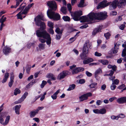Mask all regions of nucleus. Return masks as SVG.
I'll return each mask as SVG.
<instances>
[{
    "instance_id": "f8f14e48",
    "label": "nucleus",
    "mask_w": 126,
    "mask_h": 126,
    "mask_svg": "<svg viewBox=\"0 0 126 126\" xmlns=\"http://www.w3.org/2000/svg\"><path fill=\"white\" fill-rule=\"evenodd\" d=\"M117 102L120 104L126 103V97H123L118 99Z\"/></svg>"
},
{
    "instance_id": "5fc2aeb1",
    "label": "nucleus",
    "mask_w": 126,
    "mask_h": 126,
    "mask_svg": "<svg viewBox=\"0 0 126 126\" xmlns=\"http://www.w3.org/2000/svg\"><path fill=\"white\" fill-rule=\"evenodd\" d=\"M14 82V80H10V81L9 82L8 84L9 86L10 87H12Z\"/></svg>"
},
{
    "instance_id": "ddd939ff",
    "label": "nucleus",
    "mask_w": 126,
    "mask_h": 126,
    "mask_svg": "<svg viewBox=\"0 0 126 126\" xmlns=\"http://www.w3.org/2000/svg\"><path fill=\"white\" fill-rule=\"evenodd\" d=\"M118 6L119 8H123L126 5V0H120L118 2Z\"/></svg>"
},
{
    "instance_id": "473e14b6",
    "label": "nucleus",
    "mask_w": 126,
    "mask_h": 126,
    "mask_svg": "<svg viewBox=\"0 0 126 126\" xmlns=\"http://www.w3.org/2000/svg\"><path fill=\"white\" fill-rule=\"evenodd\" d=\"M106 112V110L104 108H103L99 110V114H104Z\"/></svg>"
},
{
    "instance_id": "20e7f679",
    "label": "nucleus",
    "mask_w": 126,
    "mask_h": 126,
    "mask_svg": "<svg viewBox=\"0 0 126 126\" xmlns=\"http://www.w3.org/2000/svg\"><path fill=\"white\" fill-rule=\"evenodd\" d=\"M47 6L50 8L48 10L55 11L57 8V4L54 1H47Z\"/></svg>"
},
{
    "instance_id": "1a4fd4ad",
    "label": "nucleus",
    "mask_w": 126,
    "mask_h": 126,
    "mask_svg": "<svg viewBox=\"0 0 126 126\" xmlns=\"http://www.w3.org/2000/svg\"><path fill=\"white\" fill-rule=\"evenodd\" d=\"M34 4L33 3H32L30 4H29L28 6L26 7L25 9L23 10V11L22 12V13L25 15L27 14L29 10Z\"/></svg>"
},
{
    "instance_id": "09e8293b",
    "label": "nucleus",
    "mask_w": 126,
    "mask_h": 126,
    "mask_svg": "<svg viewBox=\"0 0 126 126\" xmlns=\"http://www.w3.org/2000/svg\"><path fill=\"white\" fill-rule=\"evenodd\" d=\"M126 50L125 48L122 51V56L123 57L125 56L126 55Z\"/></svg>"
},
{
    "instance_id": "37998d69",
    "label": "nucleus",
    "mask_w": 126,
    "mask_h": 126,
    "mask_svg": "<svg viewBox=\"0 0 126 126\" xmlns=\"http://www.w3.org/2000/svg\"><path fill=\"white\" fill-rule=\"evenodd\" d=\"M47 83V82L46 81L44 80H43L40 85L41 88H43Z\"/></svg>"
},
{
    "instance_id": "f704fd0d",
    "label": "nucleus",
    "mask_w": 126,
    "mask_h": 126,
    "mask_svg": "<svg viewBox=\"0 0 126 126\" xmlns=\"http://www.w3.org/2000/svg\"><path fill=\"white\" fill-rule=\"evenodd\" d=\"M76 86L74 84H72L69 86V88L67 89L68 91H70L71 90H73L75 87Z\"/></svg>"
},
{
    "instance_id": "58836bf2",
    "label": "nucleus",
    "mask_w": 126,
    "mask_h": 126,
    "mask_svg": "<svg viewBox=\"0 0 126 126\" xmlns=\"http://www.w3.org/2000/svg\"><path fill=\"white\" fill-rule=\"evenodd\" d=\"M63 19L65 21H69L70 20V18L68 16H64L63 17Z\"/></svg>"
},
{
    "instance_id": "774afa93",
    "label": "nucleus",
    "mask_w": 126,
    "mask_h": 126,
    "mask_svg": "<svg viewBox=\"0 0 126 126\" xmlns=\"http://www.w3.org/2000/svg\"><path fill=\"white\" fill-rule=\"evenodd\" d=\"M125 27V25H122L120 26L119 28L121 30H123Z\"/></svg>"
},
{
    "instance_id": "6ab92c4d",
    "label": "nucleus",
    "mask_w": 126,
    "mask_h": 126,
    "mask_svg": "<svg viewBox=\"0 0 126 126\" xmlns=\"http://www.w3.org/2000/svg\"><path fill=\"white\" fill-rule=\"evenodd\" d=\"M9 74L8 73H6L5 74L4 78L2 81V83H4L6 82L9 76Z\"/></svg>"
},
{
    "instance_id": "79ce46f5",
    "label": "nucleus",
    "mask_w": 126,
    "mask_h": 126,
    "mask_svg": "<svg viewBox=\"0 0 126 126\" xmlns=\"http://www.w3.org/2000/svg\"><path fill=\"white\" fill-rule=\"evenodd\" d=\"M67 8L68 10L69 11L71 14L72 13H74V12H71V11L72 9L71 6V4L70 3L68 4L67 5Z\"/></svg>"
},
{
    "instance_id": "8fccbe9b",
    "label": "nucleus",
    "mask_w": 126,
    "mask_h": 126,
    "mask_svg": "<svg viewBox=\"0 0 126 126\" xmlns=\"http://www.w3.org/2000/svg\"><path fill=\"white\" fill-rule=\"evenodd\" d=\"M110 117L111 119L112 120L116 119V120H117L118 119V116H116L114 115H113L111 116Z\"/></svg>"
},
{
    "instance_id": "f03ea898",
    "label": "nucleus",
    "mask_w": 126,
    "mask_h": 126,
    "mask_svg": "<svg viewBox=\"0 0 126 126\" xmlns=\"http://www.w3.org/2000/svg\"><path fill=\"white\" fill-rule=\"evenodd\" d=\"M82 15V11H78L72 13L71 15L74 20L78 21L80 20L81 22H85L94 20L105 19L107 16V13L105 12L98 13H92L89 14L88 17L86 16H80Z\"/></svg>"
},
{
    "instance_id": "c03bdc74",
    "label": "nucleus",
    "mask_w": 126,
    "mask_h": 126,
    "mask_svg": "<svg viewBox=\"0 0 126 126\" xmlns=\"http://www.w3.org/2000/svg\"><path fill=\"white\" fill-rule=\"evenodd\" d=\"M112 84L114 85V84L117 85L118 84L119 82V80L117 79H114L112 82Z\"/></svg>"
},
{
    "instance_id": "3c124183",
    "label": "nucleus",
    "mask_w": 126,
    "mask_h": 126,
    "mask_svg": "<svg viewBox=\"0 0 126 126\" xmlns=\"http://www.w3.org/2000/svg\"><path fill=\"white\" fill-rule=\"evenodd\" d=\"M10 80H13L14 78V75L13 72H12L10 73Z\"/></svg>"
},
{
    "instance_id": "e2e57ef3",
    "label": "nucleus",
    "mask_w": 126,
    "mask_h": 126,
    "mask_svg": "<svg viewBox=\"0 0 126 126\" xmlns=\"http://www.w3.org/2000/svg\"><path fill=\"white\" fill-rule=\"evenodd\" d=\"M85 82V81L84 79H81L79 80V82L80 84H83Z\"/></svg>"
},
{
    "instance_id": "c9c22d12",
    "label": "nucleus",
    "mask_w": 126,
    "mask_h": 126,
    "mask_svg": "<svg viewBox=\"0 0 126 126\" xmlns=\"http://www.w3.org/2000/svg\"><path fill=\"white\" fill-rule=\"evenodd\" d=\"M21 92L20 90L16 88L15 89L14 92V94L16 95L17 94H19Z\"/></svg>"
},
{
    "instance_id": "de8ad7c7",
    "label": "nucleus",
    "mask_w": 126,
    "mask_h": 126,
    "mask_svg": "<svg viewBox=\"0 0 126 126\" xmlns=\"http://www.w3.org/2000/svg\"><path fill=\"white\" fill-rule=\"evenodd\" d=\"M48 25L50 28H53V23L49 21L48 22Z\"/></svg>"
},
{
    "instance_id": "b1692460",
    "label": "nucleus",
    "mask_w": 126,
    "mask_h": 126,
    "mask_svg": "<svg viewBox=\"0 0 126 126\" xmlns=\"http://www.w3.org/2000/svg\"><path fill=\"white\" fill-rule=\"evenodd\" d=\"M61 11L63 14H66L67 13V8L66 7H62L61 9Z\"/></svg>"
},
{
    "instance_id": "052dcab7",
    "label": "nucleus",
    "mask_w": 126,
    "mask_h": 126,
    "mask_svg": "<svg viewBox=\"0 0 126 126\" xmlns=\"http://www.w3.org/2000/svg\"><path fill=\"white\" fill-rule=\"evenodd\" d=\"M75 37V36L74 37L70 38L69 39V40L71 42H73L76 40V38Z\"/></svg>"
},
{
    "instance_id": "bf43d9fd",
    "label": "nucleus",
    "mask_w": 126,
    "mask_h": 126,
    "mask_svg": "<svg viewBox=\"0 0 126 126\" xmlns=\"http://www.w3.org/2000/svg\"><path fill=\"white\" fill-rule=\"evenodd\" d=\"M62 36L61 34H58L56 35V39L57 40H60Z\"/></svg>"
},
{
    "instance_id": "7ed1b4c3",
    "label": "nucleus",
    "mask_w": 126,
    "mask_h": 126,
    "mask_svg": "<svg viewBox=\"0 0 126 126\" xmlns=\"http://www.w3.org/2000/svg\"><path fill=\"white\" fill-rule=\"evenodd\" d=\"M47 15L50 19H52L55 20H58L60 18V16L58 13H55L53 11L47 10Z\"/></svg>"
},
{
    "instance_id": "72a5a7b5",
    "label": "nucleus",
    "mask_w": 126,
    "mask_h": 126,
    "mask_svg": "<svg viewBox=\"0 0 126 126\" xmlns=\"http://www.w3.org/2000/svg\"><path fill=\"white\" fill-rule=\"evenodd\" d=\"M4 16H3L0 19V23H3L4 22L6 21V18L5 17H4Z\"/></svg>"
},
{
    "instance_id": "13d9d810",
    "label": "nucleus",
    "mask_w": 126,
    "mask_h": 126,
    "mask_svg": "<svg viewBox=\"0 0 126 126\" xmlns=\"http://www.w3.org/2000/svg\"><path fill=\"white\" fill-rule=\"evenodd\" d=\"M53 28H50L48 30V32H49L50 34H53L54 33V31L52 29Z\"/></svg>"
},
{
    "instance_id": "0eeeda50",
    "label": "nucleus",
    "mask_w": 126,
    "mask_h": 126,
    "mask_svg": "<svg viewBox=\"0 0 126 126\" xmlns=\"http://www.w3.org/2000/svg\"><path fill=\"white\" fill-rule=\"evenodd\" d=\"M107 1L106 0H104L101 2L98 5L97 7V9L100 8H102L109 5L110 3L108 2L107 3Z\"/></svg>"
},
{
    "instance_id": "c85d7f7f",
    "label": "nucleus",
    "mask_w": 126,
    "mask_h": 126,
    "mask_svg": "<svg viewBox=\"0 0 126 126\" xmlns=\"http://www.w3.org/2000/svg\"><path fill=\"white\" fill-rule=\"evenodd\" d=\"M24 14L23 13H22V11L18 13L16 15V16L17 17L18 19H20L21 20L23 19L22 18V15Z\"/></svg>"
},
{
    "instance_id": "4be33fe9",
    "label": "nucleus",
    "mask_w": 126,
    "mask_h": 126,
    "mask_svg": "<svg viewBox=\"0 0 126 126\" xmlns=\"http://www.w3.org/2000/svg\"><path fill=\"white\" fill-rule=\"evenodd\" d=\"M38 113V110H36L31 111L30 113V117L31 118L34 117L35 115Z\"/></svg>"
},
{
    "instance_id": "7c9ffc66",
    "label": "nucleus",
    "mask_w": 126,
    "mask_h": 126,
    "mask_svg": "<svg viewBox=\"0 0 126 126\" xmlns=\"http://www.w3.org/2000/svg\"><path fill=\"white\" fill-rule=\"evenodd\" d=\"M5 116L4 113H0V123L2 124V122L3 121V117Z\"/></svg>"
},
{
    "instance_id": "0e129e2a",
    "label": "nucleus",
    "mask_w": 126,
    "mask_h": 126,
    "mask_svg": "<svg viewBox=\"0 0 126 126\" xmlns=\"http://www.w3.org/2000/svg\"><path fill=\"white\" fill-rule=\"evenodd\" d=\"M102 102V101H101L100 100H97L96 101V104L97 105H99L101 104Z\"/></svg>"
},
{
    "instance_id": "4d7b16f0",
    "label": "nucleus",
    "mask_w": 126,
    "mask_h": 126,
    "mask_svg": "<svg viewBox=\"0 0 126 126\" xmlns=\"http://www.w3.org/2000/svg\"><path fill=\"white\" fill-rule=\"evenodd\" d=\"M93 111L95 113L99 114V110L98 109H94Z\"/></svg>"
},
{
    "instance_id": "393cba45",
    "label": "nucleus",
    "mask_w": 126,
    "mask_h": 126,
    "mask_svg": "<svg viewBox=\"0 0 126 126\" xmlns=\"http://www.w3.org/2000/svg\"><path fill=\"white\" fill-rule=\"evenodd\" d=\"M46 77L48 78H51L53 80H55L56 79V78L54 77V76L51 74H49L47 75Z\"/></svg>"
},
{
    "instance_id": "f3484780",
    "label": "nucleus",
    "mask_w": 126,
    "mask_h": 126,
    "mask_svg": "<svg viewBox=\"0 0 126 126\" xmlns=\"http://www.w3.org/2000/svg\"><path fill=\"white\" fill-rule=\"evenodd\" d=\"M93 61V59L91 58H89L87 59L84 60L83 61V63L84 64H88Z\"/></svg>"
},
{
    "instance_id": "cd10ccee",
    "label": "nucleus",
    "mask_w": 126,
    "mask_h": 126,
    "mask_svg": "<svg viewBox=\"0 0 126 126\" xmlns=\"http://www.w3.org/2000/svg\"><path fill=\"white\" fill-rule=\"evenodd\" d=\"M24 14L23 13H22V11L18 13L16 15V16L17 17L18 19H20L21 20L23 19L22 18V15Z\"/></svg>"
},
{
    "instance_id": "a18cd8bd",
    "label": "nucleus",
    "mask_w": 126,
    "mask_h": 126,
    "mask_svg": "<svg viewBox=\"0 0 126 126\" xmlns=\"http://www.w3.org/2000/svg\"><path fill=\"white\" fill-rule=\"evenodd\" d=\"M97 84V83H96L94 82L91 84L89 86L91 88H94L95 87Z\"/></svg>"
},
{
    "instance_id": "2eb2a0df",
    "label": "nucleus",
    "mask_w": 126,
    "mask_h": 126,
    "mask_svg": "<svg viewBox=\"0 0 126 126\" xmlns=\"http://www.w3.org/2000/svg\"><path fill=\"white\" fill-rule=\"evenodd\" d=\"M84 70V69L83 68H76L75 69L73 70L72 71V73L73 74H74L78 73L79 72L82 71H83Z\"/></svg>"
},
{
    "instance_id": "4468645a",
    "label": "nucleus",
    "mask_w": 126,
    "mask_h": 126,
    "mask_svg": "<svg viewBox=\"0 0 126 126\" xmlns=\"http://www.w3.org/2000/svg\"><path fill=\"white\" fill-rule=\"evenodd\" d=\"M28 93L27 92H25L22 96L21 97L19 100L18 101L15 102V104H16L19 103H20L22 101H23L24 99L28 95Z\"/></svg>"
},
{
    "instance_id": "2f4dec72",
    "label": "nucleus",
    "mask_w": 126,
    "mask_h": 126,
    "mask_svg": "<svg viewBox=\"0 0 126 126\" xmlns=\"http://www.w3.org/2000/svg\"><path fill=\"white\" fill-rule=\"evenodd\" d=\"M98 61L101 63L103 64L104 65H107L108 63V62L107 60H99Z\"/></svg>"
},
{
    "instance_id": "864d4df0",
    "label": "nucleus",
    "mask_w": 126,
    "mask_h": 126,
    "mask_svg": "<svg viewBox=\"0 0 126 126\" xmlns=\"http://www.w3.org/2000/svg\"><path fill=\"white\" fill-rule=\"evenodd\" d=\"M118 118H123L125 117V114H123L121 113L118 115Z\"/></svg>"
},
{
    "instance_id": "aec40b11",
    "label": "nucleus",
    "mask_w": 126,
    "mask_h": 126,
    "mask_svg": "<svg viewBox=\"0 0 126 126\" xmlns=\"http://www.w3.org/2000/svg\"><path fill=\"white\" fill-rule=\"evenodd\" d=\"M21 107L20 105H17L15 106V112L16 114H20L19 109Z\"/></svg>"
},
{
    "instance_id": "603ef678",
    "label": "nucleus",
    "mask_w": 126,
    "mask_h": 126,
    "mask_svg": "<svg viewBox=\"0 0 126 126\" xmlns=\"http://www.w3.org/2000/svg\"><path fill=\"white\" fill-rule=\"evenodd\" d=\"M116 87V86L115 85L112 83V84L110 86V88L111 90H113L115 89Z\"/></svg>"
},
{
    "instance_id": "412c9836",
    "label": "nucleus",
    "mask_w": 126,
    "mask_h": 126,
    "mask_svg": "<svg viewBox=\"0 0 126 126\" xmlns=\"http://www.w3.org/2000/svg\"><path fill=\"white\" fill-rule=\"evenodd\" d=\"M10 118V116H7L5 122H4V120L3 121V122H2V124L4 125H7L9 122Z\"/></svg>"
},
{
    "instance_id": "9b49d317",
    "label": "nucleus",
    "mask_w": 126,
    "mask_h": 126,
    "mask_svg": "<svg viewBox=\"0 0 126 126\" xmlns=\"http://www.w3.org/2000/svg\"><path fill=\"white\" fill-rule=\"evenodd\" d=\"M67 75L66 72L65 71H63L61 73L58 75L57 79L60 80L64 78Z\"/></svg>"
},
{
    "instance_id": "9d476101",
    "label": "nucleus",
    "mask_w": 126,
    "mask_h": 126,
    "mask_svg": "<svg viewBox=\"0 0 126 126\" xmlns=\"http://www.w3.org/2000/svg\"><path fill=\"white\" fill-rule=\"evenodd\" d=\"M103 26L102 25L98 27L95 28L92 32V35H94L97 33L100 32H101V30L103 28Z\"/></svg>"
},
{
    "instance_id": "69168bd1",
    "label": "nucleus",
    "mask_w": 126,
    "mask_h": 126,
    "mask_svg": "<svg viewBox=\"0 0 126 126\" xmlns=\"http://www.w3.org/2000/svg\"><path fill=\"white\" fill-rule=\"evenodd\" d=\"M88 26L87 24H86L85 25H83L80 27V28L81 29L85 28L88 27Z\"/></svg>"
},
{
    "instance_id": "338daca9",
    "label": "nucleus",
    "mask_w": 126,
    "mask_h": 126,
    "mask_svg": "<svg viewBox=\"0 0 126 126\" xmlns=\"http://www.w3.org/2000/svg\"><path fill=\"white\" fill-rule=\"evenodd\" d=\"M116 99V97H112L110 98L109 99V100L110 102H111L112 101H113L114 100Z\"/></svg>"
},
{
    "instance_id": "a878e982",
    "label": "nucleus",
    "mask_w": 126,
    "mask_h": 126,
    "mask_svg": "<svg viewBox=\"0 0 126 126\" xmlns=\"http://www.w3.org/2000/svg\"><path fill=\"white\" fill-rule=\"evenodd\" d=\"M23 4H25L26 3L25 2L22 3L20 5L19 7L17 9V10L19 11L20 10H21L22 11L25 6V5L22 6V5Z\"/></svg>"
},
{
    "instance_id": "e433bc0d",
    "label": "nucleus",
    "mask_w": 126,
    "mask_h": 126,
    "mask_svg": "<svg viewBox=\"0 0 126 126\" xmlns=\"http://www.w3.org/2000/svg\"><path fill=\"white\" fill-rule=\"evenodd\" d=\"M84 0H81L79 3L78 5L79 7H83L84 6Z\"/></svg>"
},
{
    "instance_id": "49530a36",
    "label": "nucleus",
    "mask_w": 126,
    "mask_h": 126,
    "mask_svg": "<svg viewBox=\"0 0 126 126\" xmlns=\"http://www.w3.org/2000/svg\"><path fill=\"white\" fill-rule=\"evenodd\" d=\"M110 34L109 32H107L104 34V35L107 39H108L110 36Z\"/></svg>"
},
{
    "instance_id": "39448f33",
    "label": "nucleus",
    "mask_w": 126,
    "mask_h": 126,
    "mask_svg": "<svg viewBox=\"0 0 126 126\" xmlns=\"http://www.w3.org/2000/svg\"><path fill=\"white\" fill-rule=\"evenodd\" d=\"M91 49L92 47V44L89 43V40H87L84 44L83 47V52L85 53V54H87L88 53L89 48Z\"/></svg>"
},
{
    "instance_id": "6e6d98bb",
    "label": "nucleus",
    "mask_w": 126,
    "mask_h": 126,
    "mask_svg": "<svg viewBox=\"0 0 126 126\" xmlns=\"http://www.w3.org/2000/svg\"><path fill=\"white\" fill-rule=\"evenodd\" d=\"M94 55L96 56L99 57L101 56L102 55V54L101 53L96 51L95 52Z\"/></svg>"
},
{
    "instance_id": "f257e3e1",
    "label": "nucleus",
    "mask_w": 126,
    "mask_h": 126,
    "mask_svg": "<svg viewBox=\"0 0 126 126\" xmlns=\"http://www.w3.org/2000/svg\"><path fill=\"white\" fill-rule=\"evenodd\" d=\"M41 20H44V19L43 16L40 15H38L34 19L36 25L40 26V30L37 31L36 34L38 37L44 38H40L38 39L39 41L41 43H44L46 42L47 45H50L51 44V38L47 32L44 30L46 29L45 25L44 23Z\"/></svg>"
},
{
    "instance_id": "dca6fc26",
    "label": "nucleus",
    "mask_w": 126,
    "mask_h": 126,
    "mask_svg": "<svg viewBox=\"0 0 126 126\" xmlns=\"http://www.w3.org/2000/svg\"><path fill=\"white\" fill-rule=\"evenodd\" d=\"M11 52V48L7 46H6L4 48L3 52L4 53L5 55H7Z\"/></svg>"
},
{
    "instance_id": "a19ab883",
    "label": "nucleus",
    "mask_w": 126,
    "mask_h": 126,
    "mask_svg": "<svg viewBox=\"0 0 126 126\" xmlns=\"http://www.w3.org/2000/svg\"><path fill=\"white\" fill-rule=\"evenodd\" d=\"M31 66L29 65H27V67L26 68V70L27 72L29 74V72L31 68Z\"/></svg>"
},
{
    "instance_id": "6e6552de",
    "label": "nucleus",
    "mask_w": 126,
    "mask_h": 126,
    "mask_svg": "<svg viewBox=\"0 0 126 126\" xmlns=\"http://www.w3.org/2000/svg\"><path fill=\"white\" fill-rule=\"evenodd\" d=\"M92 94L91 93H89L84 94L79 97V100L80 101L86 100L88 98V97L92 96Z\"/></svg>"
},
{
    "instance_id": "423d86ee",
    "label": "nucleus",
    "mask_w": 126,
    "mask_h": 126,
    "mask_svg": "<svg viewBox=\"0 0 126 126\" xmlns=\"http://www.w3.org/2000/svg\"><path fill=\"white\" fill-rule=\"evenodd\" d=\"M109 2L110 3L109 4V9L110 10H112L116 8L118 3V0H115L112 2Z\"/></svg>"
},
{
    "instance_id": "ea45409f",
    "label": "nucleus",
    "mask_w": 126,
    "mask_h": 126,
    "mask_svg": "<svg viewBox=\"0 0 126 126\" xmlns=\"http://www.w3.org/2000/svg\"><path fill=\"white\" fill-rule=\"evenodd\" d=\"M55 31L58 34H62V31L61 30H60L59 28H56Z\"/></svg>"
},
{
    "instance_id": "bb28decb",
    "label": "nucleus",
    "mask_w": 126,
    "mask_h": 126,
    "mask_svg": "<svg viewBox=\"0 0 126 126\" xmlns=\"http://www.w3.org/2000/svg\"><path fill=\"white\" fill-rule=\"evenodd\" d=\"M102 73V71L101 69L99 68L95 72L94 74L95 77H96L97 75H98L99 74L101 73Z\"/></svg>"
},
{
    "instance_id": "4c0bfd02",
    "label": "nucleus",
    "mask_w": 126,
    "mask_h": 126,
    "mask_svg": "<svg viewBox=\"0 0 126 126\" xmlns=\"http://www.w3.org/2000/svg\"><path fill=\"white\" fill-rule=\"evenodd\" d=\"M45 45L42 43L38 45V47L40 50H43L44 49Z\"/></svg>"
},
{
    "instance_id": "c756f323",
    "label": "nucleus",
    "mask_w": 126,
    "mask_h": 126,
    "mask_svg": "<svg viewBox=\"0 0 126 126\" xmlns=\"http://www.w3.org/2000/svg\"><path fill=\"white\" fill-rule=\"evenodd\" d=\"M86 54L85 53L83 52L80 55V56L82 59L85 60L86 59L87 56L86 55Z\"/></svg>"
},
{
    "instance_id": "a211bd4d",
    "label": "nucleus",
    "mask_w": 126,
    "mask_h": 126,
    "mask_svg": "<svg viewBox=\"0 0 126 126\" xmlns=\"http://www.w3.org/2000/svg\"><path fill=\"white\" fill-rule=\"evenodd\" d=\"M119 44H118L117 43L115 45L114 48L112 49V51L114 53H116L118 52L117 49L119 48Z\"/></svg>"
},
{
    "instance_id": "680f3d73",
    "label": "nucleus",
    "mask_w": 126,
    "mask_h": 126,
    "mask_svg": "<svg viewBox=\"0 0 126 126\" xmlns=\"http://www.w3.org/2000/svg\"><path fill=\"white\" fill-rule=\"evenodd\" d=\"M110 14L112 16L115 15H117V13L115 11H112L110 13Z\"/></svg>"
},
{
    "instance_id": "5701e85b",
    "label": "nucleus",
    "mask_w": 126,
    "mask_h": 126,
    "mask_svg": "<svg viewBox=\"0 0 126 126\" xmlns=\"http://www.w3.org/2000/svg\"><path fill=\"white\" fill-rule=\"evenodd\" d=\"M60 90H58L57 91L54 93L51 96V97L52 99L53 100H55L57 98V95L58 93L59 92Z\"/></svg>"
}]
</instances>
